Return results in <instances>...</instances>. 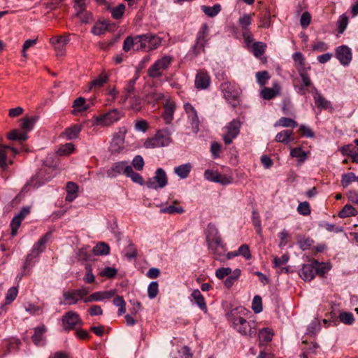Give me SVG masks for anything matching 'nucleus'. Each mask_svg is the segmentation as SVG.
Segmentation results:
<instances>
[{
  "label": "nucleus",
  "mask_w": 358,
  "mask_h": 358,
  "mask_svg": "<svg viewBox=\"0 0 358 358\" xmlns=\"http://www.w3.org/2000/svg\"><path fill=\"white\" fill-rule=\"evenodd\" d=\"M310 69V66H308L306 69H299L298 72L301 78V80L303 83L302 85H304L306 87H311L313 88V87H314V86L313 85V83L310 80V76L308 73V70Z\"/></svg>",
  "instance_id": "c03bdc74"
},
{
  "label": "nucleus",
  "mask_w": 358,
  "mask_h": 358,
  "mask_svg": "<svg viewBox=\"0 0 358 358\" xmlns=\"http://www.w3.org/2000/svg\"><path fill=\"white\" fill-rule=\"evenodd\" d=\"M51 238L52 231H48L34 244L30 253L27 255L26 259L24 262L22 266L24 271H26L33 266V264L36 262L39 255L45 251L46 244Z\"/></svg>",
  "instance_id": "7ed1b4c3"
},
{
  "label": "nucleus",
  "mask_w": 358,
  "mask_h": 358,
  "mask_svg": "<svg viewBox=\"0 0 358 358\" xmlns=\"http://www.w3.org/2000/svg\"><path fill=\"white\" fill-rule=\"evenodd\" d=\"M273 335L272 331L268 328L262 329L259 332V339L266 343L272 340Z\"/></svg>",
  "instance_id": "bf43d9fd"
},
{
  "label": "nucleus",
  "mask_w": 358,
  "mask_h": 358,
  "mask_svg": "<svg viewBox=\"0 0 358 358\" xmlns=\"http://www.w3.org/2000/svg\"><path fill=\"white\" fill-rule=\"evenodd\" d=\"M257 82L260 86H264L266 84L268 80L270 79V76L268 71H258L255 75Z\"/></svg>",
  "instance_id": "864d4df0"
},
{
  "label": "nucleus",
  "mask_w": 358,
  "mask_h": 358,
  "mask_svg": "<svg viewBox=\"0 0 358 358\" xmlns=\"http://www.w3.org/2000/svg\"><path fill=\"white\" fill-rule=\"evenodd\" d=\"M227 132L223 136V141L226 145L232 143L233 139L236 138L240 131V122L238 120H233L225 127Z\"/></svg>",
  "instance_id": "ddd939ff"
},
{
  "label": "nucleus",
  "mask_w": 358,
  "mask_h": 358,
  "mask_svg": "<svg viewBox=\"0 0 358 358\" xmlns=\"http://www.w3.org/2000/svg\"><path fill=\"white\" fill-rule=\"evenodd\" d=\"M135 80H130L128 81L124 91V95L121 98V101L124 103H125L129 97L134 95V85H135Z\"/></svg>",
  "instance_id": "e433bc0d"
},
{
  "label": "nucleus",
  "mask_w": 358,
  "mask_h": 358,
  "mask_svg": "<svg viewBox=\"0 0 358 358\" xmlns=\"http://www.w3.org/2000/svg\"><path fill=\"white\" fill-rule=\"evenodd\" d=\"M209 33V27L208 25L206 23L203 24L197 34H196V43L194 45L193 48L196 54H199L200 50H204L205 44L208 41V35Z\"/></svg>",
  "instance_id": "f8f14e48"
},
{
  "label": "nucleus",
  "mask_w": 358,
  "mask_h": 358,
  "mask_svg": "<svg viewBox=\"0 0 358 358\" xmlns=\"http://www.w3.org/2000/svg\"><path fill=\"white\" fill-rule=\"evenodd\" d=\"M191 296L194 299L195 303L199 306V308L204 313H207L208 308L205 301V299L201 294V292L197 289H194L191 294Z\"/></svg>",
  "instance_id": "b1692460"
},
{
  "label": "nucleus",
  "mask_w": 358,
  "mask_h": 358,
  "mask_svg": "<svg viewBox=\"0 0 358 358\" xmlns=\"http://www.w3.org/2000/svg\"><path fill=\"white\" fill-rule=\"evenodd\" d=\"M241 275V270L239 268L235 269L232 274L229 275L224 281V286L227 288H230L233 286L234 282L238 279Z\"/></svg>",
  "instance_id": "de8ad7c7"
},
{
  "label": "nucleus",
  "mask_w": 358,
  "mask_h": 358,
  "mask_svg": "<svg viewBox=\"0 0 358 358\" xmlns=\"http://www.w3.org/2000/svg\"><path fill=\"white\" fill-rule=\"evenodd\" d=\"M113 302L115 306L119 307V315H121L126 312V303L122 296H117L114 298Z\"/></svg>",
  "instance_id": "6e6d98bb"
},
{
  "label": "nucleus",
  "mask_w": 358,
  "mask_h": 358,
  "mask_svg": "<svg viewBox=\"0 0 358 358\" xmlns=\"http://www.w3.org/2000/svg\"><path fill=\"white\" fill-rule=\"evenodd\" d=\"M17 293L18 290L15 287H12L10 289H8L6 295V303H11L16 299Z\"/></svg>",
  "instance_id": "69168bd1"
},
{
  "label": "nucleus",
  "mask_w": 358,
  "mask_h": 358,
  "mask_svg": "<svg viewBox=\"0 0 358 358\" xmlns=\"http://www.w3.org/2000/svg\"><path fill=\"white\" fill-rule=\"evenodd\" d=\"M210 83V76L206 72H199L195 78V87L197 89L205 90L208 87Z\"/></svg>",
  "instance_id": "4be33fe9"
},
{
  "label": "nucleus",
  "mask_w": 358,
  "mask_h": 358,
  "mask_svg": "<svg viewBox=\"0 0 358 358\" xmlns=\"http://www.w3.org/2000/svg\"><path fill=\"white\" fill-rule=\"evenodd\" d=\"M127 171L129 172L127 176L129 177L134 182L141 185L144 184V180L142 176L139 173L134 172L132 167L127 168Z\"/></svg>",
  "instance_id": "4d7b16f0"
},
{
  "label": "nucleus",
  "mask_w": 358,
  "mask_h": 358,
  "mask_svg": "<svg viewBox=\"0 0 358 358\" xmlns=\"http://www.w3.org/2000/svg\"><path fill=\"white\" fill-rule=\"evenodd\" d=\"M281 87L278 82L273 83L272 87H264L261 96L265 100H271L280 94Z\"/></svg>",
  "instance_id": "412c9836"
},
{
  "label": "nucleus",
  "mask_w": 358,
  "mask_h": 358,
  "mask_svg": "<svg viewBox=\"0 0 358 358\" xmlns=\"http://www.w3.org/2000/svg\"><path fill=\"white\" fill-rule=\"evenodd\" d=\"M192 353L190 349L187 346H182L173 353V358H192Z\"/></svg>",
  "instance_id": "3c124183"
},
{
  "label": "nucleus",
  "mask_w": 358,
  "mask_h": 358,
  "mask_svg": "<svg viewBox=\"0 0 358 358\" xmlns=\"http://www.w3.org/2000/svg\"><path fill=\"white\" fill-rule=\"evenodd\" d=\"M203 12L210 17L216 16L221 10V6L220 4H215L213 6H202Z\"/></svg>",
  "instance_id": "a18cd8bd"
},
{
  "label": "nucleus",
  "mask_w": 358,
  "mask_h": 358,
  "mask_svg": "<svg viewBox=\"0 0 358 358\" xmlns=\"http://www.w3.org/2000/svg\"><path fill=\"white\" fill-rule=\"evenodd\" d=\"M176 203H178V202L175 201L173 204L162 208L160 210L161 213L167 214H181L184 213L185 210L183 208L180 206H176Z\"/></svg>",
  "instance_id": "79ce46f5"
},
{
  "label": "nucleus",
  "mask_w": 358,
  "mask_h": 358,
  "mask_svg": "<svg viewBox=\"0 0 358 358\" xmlns=\"http://www.w3.org/2000/svg\"><path fill=\"white\" fill-rule=\"evenodd\" d=\"M338 30L339 34H343L348 24V17L342 14L338 20Z\"/></svg>",
  "instance_id": "052dcab7"
},
{
  "label": "nucleus",
  "mask_w": 358,
  "mask_h": 358,
  "mask_svg": "<svg viewBox=\"0 0 358 358\" xmlns=\"http://www.w3.org/2000/svg\"><path fill=\"white\" fill-rule=\"evenodd\" d=\"M92 251L94 255H107L110 253V247L104 242H99L93 248Z\"/></svg>",
  "instance_id": "f704fd0d"
},
{
  "label": "nucleus",
  "mask_w": 358,
  "mask_h": 358,
  "mask_svg": "<svg viewBox=\"0 0 358 358\" xmlns=\"http://www.w3.org/2000/svg\"><path fill=\"white\" fill-rule=\"evenodd\" d=\"M167 184L168 178L166 173L162 168H158L155 173V176L146 182L147 187L153 189L164 188Z\"/></svg>",
  "instance_id": "1a4fd4ad"
},
{
  "label": "nucleus",
  "mask_w": 358,
  "mask_h": 358,
  "mask_svg": "<svg viewBox=\"0 0 358 358\" xmlns=\"http://www.w3.org/2000/svg\"><path fill=\"white\" fill-rule=\"evenodd\" d=\"M315 104L320 110L331 108V103L327 100L315 87H313L312 91Z\"/></svg>",
  "instance_id": "a211bd4d"
},
{
  "label": "nucleus",
  "mask_w": 358,
  "mask_h": 358,
  "mask_svg": "<svg viewBox=\"0 0 358 358\" xmlns=\"http://www.w3.org/2000/svg\"><path fill=\"white\" fill-rule=\"evenodd\" d=\"M74 150V145L71 143H68L64 145H62L59 150L58 153L60 155H68L73 152Z\"/></svg>",
  "instance_id": "338daca9"
},
{
  "label": "nucleus",
  "mask_w": 358,
  "mask_h": 358,
  "mask_svg": "<svg viewBox=\"0 0 358 358\" xmlns=\"http://www.w3.org/2000/svg\"><path fill=\"white\" fill-rule=\"evenodd\" d=\"M184 109L187 115L188 121L192 126L194 132L197 133L199 127V119L197 111L189 103L184 104Z\"/></svg>",
  "instance_id": "4468645a"
},
{
  "label": "nucleus",
  "mask_w": 358,
  "mask_h": 358,
  "mask_svg": "<svg viewBox=\"0 0 358 358\" xmlns=\"http://www.w3.org/2000/svg\"><path fill=\"white\" fill-rule=\"evenodd\" d=\"M206 241L208 249L215 256V259H218L226 252L225 246L222 241L219 231L213 224L208 226Z\"/></svg>",
  "instance_id": "f03ea898"
},
{
  "label": "nucleus",
  "mask_w": 358,
  "mask_h": 358,
  "mask_svg": "<svg viewBox=\"0 0 358 358\" xmlns=\"http://www.w3.org/2000/svg\"><path fill=\"white\" fill-rule=\"evenodd\" d=\"M62 326L65 331H69L79 324H83L79 315L74 311H69L62 317Z\"/></svg>",
  "instance_id": "9b49d317"
},
{
  "label": "nucleus",
  "mask_w": 358,
  "mask_h": 358,
  "mask_svg": "<svg viewBox=\"0 0 358 358\" xmlns=\"http://www.w3.org/2000/svg\"><path fill=\"white\" fill-rule=\"evenodd\" d=\"M121 118V113L117 109H113L92 120V126L108 127Z\"/></svg>",
  "instance_id": "0eeeda50"
},
{
  "label": "nucleus",
  "mask_w": 358,
  "mask_h": 358,
  "mask_svg": "<svg viewBox=\"0 0 358 358\" xmlns=\"http://www.w3.org/2000/svg\"><path fill=\"white\" fill-rule=\"evenodd\" d=\"M266 44L263 42H255L252 45V50L253 55L256 57L262 56L266 50Z\"/></svg>",
  "instance_id": "37998d69"
},
{
  "label": "nucleus",
  "mask_w": 358,
  "mask_h": 358,
  "mask_svg": "<svg viewBox=\"0 0 358 358\" xmlns=\"http://www.w3.org/2000/svg\"><path fill=\"white\" fill-rule=\"evenodd\" d=\"M131 167V166L128 164L127 161L116 162L107 171V176L110 178H116L117 176L122 173L127 176L129 172L127 168Z\"/></svg>",
  "instance_id": "f3484780"
},
{
  "label": "nucleus",
  "mask_w": 358,
  "mask_h": 358,
  "mask_svg": "<svg viewBox=\"0 0 358 358\" xmlns=\"http://www.w3.org/2000/svg\"><path fill=\"white\" fill-rule=\"evenodd\" d=\"M299 274L304 280L310 281L313 280L317 274V269L315 268L314 262L313 261L312 263L309 264H304L299 270Z\"/></svg>",
  "instance_id": "aec40b11"
},
{
  "label": "nucleus",
  "mask_w": 358,
  "mask_h": 358,
  "mask_svg": "<svg viewBox=\"0 0 358 358\" xmlns=\"http://www.w3.org/2000/svg\"><path fill=\"white\" fill-rule=\"evenodd\" d=\"M173 58L171 55H164L156 60L154 64L148 69V76L151 78H160L164 71H166L171 64Z\"/></svg>",
  "instance_id": "39448f33"
},
{
  "label": "nucleus",
  "mask_w": 358,
  "mask_h": 358,
  "mask_svg": "<svg viewBox=\"0 0 358 358\" xmlns=\"http://www.w3.org/2000/svg\"><path fill=\"white\" fill-rule=\"evenodd\" d=\"M356 180L357 176L353 172H348L342 175L341 183L343 188H346Z\"/></svg>",
  "instance_id": "a19ab883"
},
{
  "label": "nucleus",
  "mask_w": 358,
  "mask_h": 358,
  "mask_svg": "<svg viewBox=\"0 0 358 358\" xmlns=\"http://www.w3.org/2000/svg\"><path fill=\"white\" fill-rule=\"evenodd\" d=\"M72 107L73 108L71 111L73 115H77L78 113L85 111L90 108V106L86 104L85 99L81 96L74 100Z\"/></svg>",
  "instance_id": "bb28decb"
},
{
  "label": "nucleus",
  "mask_w": 358,
  "mask_h": 358,
  "mask_svg": "<svg viewBox=\"0 0 358 358\" xmlns=\"http://www.w3.org/2000/svg\"><path fill=\"white\" fill-rule=\"evenodd\" d=\"M68 41V38L62 36H54L50 40V43L55 47L57 55L59 56L64 55L65 46Z\"/></svg>",
  "instance_id": "6ab92c4d"
},
{
  "label": "nucleus",
  "mask_w": 358,
  "mask_h": 358,
  "mask_svg": "<svg viewBox=\"0 0 358 358\" xmlns=\"http://www.w3.org/2000/svg\"><path fill=\"white\" fill-rule=\"evenodd\" d=\"M338 318L340 321L347 325H351L355 321L354 315L350 312H341Z\"/></svg>",
  "instance_id": "09e8293b"
},
{
  "label": "nucleus",
  "mask_w": 358,
  "mask_h": 358,
  "mask_svg": "<svg viewBox=\"0 0 358 358\" xmlns=\"http://www.w3.org/2000/svg\"><path fill=\"white\" fill-rule=\"evenodd\" d=\"M274 126L294 129L298 126V123L293 119L282 117L275 123Z\"/></svg>",
  "instance_id": "c9c22d12"
},
{
  "label": "nucleus",
  "mask_w": 358,
  "mask_h": 358,
  "mask_svg": "<svg viewBox=\"0 0 358 358\" xmlns=\"http://www.w3.org/2000/svg\"><path fill=\"white\" fill-rule=\"evenodd\" d=\"M109 25L108 21H99L93 26L92 33L96 36L104 34L108 30Z\"/></svg>",
  "instance_id": "c85d7f7f"
},
{
  "label": "nucleus",
  "mask_w": 358,
  "mask_h": 358,
  "mask_svg": "<svg viewBox=\"0 0 358 358\" xmlns=\"http://www.w3.org/2000/svg\"><path fill=\"white\" fill-rule=\"evenodd\" d=\"M313 262L317 269V274L324 275L331 269V266L328 264L320 263L317 260H313Z\"/></svg>",
  "instance_id": "0e129e2a"
},
{
  "label": "nucleus",
  "mask_w": 358,
  "mask_h": 358,
  "mask_svg": "<svg viewBox=\"0 0 358 358\" xmlns=\"http://www.w3.org/2000/svg\"><path fill=\"white\" fill-rule=\"evenodd\" d=\"M117 270L116 268L107 266L99 273V275L102 277L112 278H114L117 275Z\"/></svg>",
  "instance_id": "774afa93"
},
{
  "label": "nucleus",
  "mask_w": 358,
  "mask_h": 358,
  "mask_svg": "<svg viewBox=\"0 0 358 358\" xmlns=\"http://www.w3.org/2000/svg\"><path fill=\"white\" fill-rule=\"evenodd\" d=\"M90 291L85 287H81L79 289H70L63 292L62 296L64 301L60 304L74 305L80 300H82L89 294Z\"/></svg>",
  "instance_id": "6e6552de"
},
{
  "label": "nucleus",
  "mask_w": 358,
  "mask_h": 358,
  "mask_svg": "<svg viewBox=\"0 0 358 358\" xmlns=\"http://www.w3.org/2000/svg\"><path fill=\"white\" fill-rule=\"evenodd\" d=\"M250 314V312L246 308L239 306L227 313L226 317L232 327L240 334L253 338L257 335V323L254 320H247Z\"/></svg>",
  "instance_id": "f257e3e1"
},
{
  "label": "nucleus",
  "mask_w": 358,
  "mask_h": 358,
  "mask_svg": "<svg viewBox=\"0 0 358 358\" xmlns=\"http://www.w3.org/2000/svg\"><path fill=\"white\" fill-rule=\"evenodd\" d=\"M136 40L139 43L138 50L143 51L154 50L162 43V38L151 33L137 35Z\"/></svg>",
  "instance_id": "423d86ee"
},
{
  "label": "nucleus",
  "mask_w": 358,
  "mask_h": 358,
  "mask_svg": "<svg viewBox=\"0 0 358 358\" xmlns=\"http://www.w3.org/2000/svg\"><path fill=\"white\" fill-rule=\"evenodd\" d=\"M138 45H139V43L136 40V36L134 37L127 36L123 43V50L125 52H129L134 48V50L138 51Z\"/></svg>",
  "instance_id": "72a5a7b5"
},
{
  "label": "nucleus",
  "mask_w": 358,
  "mask_h": 358,
  "mask_svg": "<svg viewBox=\"0 0 358 358\" xmlns=\"http://www.w3.org/2000/svg\"><path fill=\"white\" fill-rule=\"evenodd\" d=\"M357 214V210L350 204H346L343 209L338 213V216L341 218H345L348 217L355 216Z\"/></svg>",
  "instance_id": "ea45409f"
},
{
  "label": "nucleus",
  "mask_w": 358,
  "mask_h": 358,
  "mask_svg": "<svg viewBox=\"0 0 358 358\" xmlns=\"http://www.w3.org/2000/svg\"><path fill=\"white\" fill-rule=\"evenodd\" d=\"M192 169V164L190 163H186V164L176 166L173 169V172L180 179H185L189 176Z\"/></svg>",
  "instance_id": "393cba45"
},
{
  "label": "nucleus",
  "mask_w": 358,
  "mask_h": 358,
  "mask_svg": "<svg viewBox=\"0 0 358 358\" xmlns=\"http://www.w3.org/2000/svg\"><path fill=\"white\" fill-rule=\"evenodd\" d=\"M233 178L231 176L226 175V174H221L217 171L216 173V178L214 180V182L220 183L223 185H227L229 184H231L232 182Z\"/></svg>",
  "instance_id": "5fc2aeb1"
},
{
  "label": "nucleus",
  "mask_w": 358,
  "mask_h": 358,
  "mask_svg": "<svg viewBox=\"0 0 358 358\" xmlns=\"http://www.w3.org/2000/svg\"><path fill=\"white\" fill-rule=\"evenodd\" d=\"M293 131L290 130H282V131L278 133L275 137V140L276 142L282 143L285 145L289 144L292 141H294L292 137Z\"/></svg>",
  "instance_id": "a878e982"
},
{
  "label": "nucleus",
  "mask_w": 358,
  "mask_h": 358,
  "mask_svg": "<svg viewBox=\"0 0 358 358\" xmlns=\"http://www.w3.org/2000/svg\"><path fill=\"white\" fill-rule=\"evenodd\" d=\"M116 294L115 289H110L108 291H99L94 292L96 301H101L105 299H108L113 297Z\"/></svg>",
  "instance_id": "58836bf2"
},
{
  "label": "nucleus",
  "mask_w": 358,
  "mask_h": 358,
  "mask_svg": "<svg viewBox=\"0 0 358 358\" xmlns=\"http://www.w3.org/2000/svg\"><path fill=\"white\" fill-rule=\"evenodd\" d=\"M224 98L234 106L238 103V92L230 83H224L221 85Z\"/></svg>",
  "instance_id": "dca6fc26"
},
{
  "label": "nucleus",
  "mask_w": 358,
  "mask_h": 358,
  "mask_svg": "<svg viewBox=\"0 0 358 358\" xmlns=\"http://www.w3.org/2000/svg\"><path fill=\"white\" fill-rule=\"evenodd\" d=\"M46 332V328L45 325L34 328V334L31 336V339L34 343L37 346H43L45 345V336L44 334Z\"/></svg>",
  "instance_id": "5701e85b"
},
{
  "label": "nucleus",
  "mask_w": 358,
  "mask_h": 358,
  "mask_svg": "<svg viewBox=\"0 0 358 358\" xmlns=\"http://www.w3.org/2000/svg\"><path fill=\"white\" fill-rule=\"evenodd\" d=\"M108 9L110 10L112 17L115 20H118L123 16L125 10V6L123 3H120L113 8L108 7Z\"/></svg>",
  "instance_id": "8fccbe9b"
},
{
  "label": "nucleus",
  "mask_w": 358,
  "mask_h": 358,
  "mask_svg": "<svg viewBox=\"0 0 358 358\" xmlns=\"http://www.w3.org/2000/svg\"><path fill=\"white\" fill-rule=\"evenodd\" d=\"M292 58L294 62L296 64V66L298 71L300 69H306L305 66V59L301 52H294L292 55Z\"/></svg>",
  "instance_id": "13d9d810"
},
{
  "label": "nucleus",
  "mask_w": 358,
  "mask_h": 358,
  "mask_svg": "<svg viewBox=\"0 0 358 358\" xmlns=\"http://www.w3.org/2000/svg\"><path fill=\"white\" fill-rule=\"evenodd\" d=\"M252 221L257 233L261 235L262 232L261 220L258 212L255 210L252 213Z\"/></svg>",
  "instance_id": "603ef678"
},
{
  "label": "nucleus",
  "mask_w": 358,
  "mask_h": 358,
  "mask_svg": "<svg viewBox=\"0 0 358 358\" xmlns=\"http://www.w3.org/2000/svg\"><path fill=\"white\" fill-rule=\"evenodd\" d=\"M336 57L342 65L348 66L352 59V50L345 45L338 46L336 49Z\"/></svg>",
  "instance_id": "2eb2a0df"
},
{
  "label": "nucleus",
  "mask_w": 358,
  "mask_h": 358,
  "mask_svg": "<svg viewBox=\"0 0 358 358\" xmlns=\"http://www.w3.org/2000/svg\"><path fill=\"white\" fill-rule=\"evenodd\" d=\"M10 149L13 152H17L15 148H11L9 146L0 145V166L3 171H6L8 167L7 162V150Z\"/></svg>",
  "instance_id": "7c9ffc66"
},
{
  "label": "nucleus",
  "mask_w": 358,
  "mask_h": 358,
  "mask_svg": "<svg viewBox=\"0 0 358 358\" xmlns=\"http://www.w3.org/2000/svg\"><path fill=\"white\" fill-rule=\"evenodd\" d=\"M82 129V124H73L65 129L64 135L67 140L77 138Z\"/></svg>",
  "instance_id": "cd10ccee"
},
{
  "label": "nucleus",
  "mask_w": 358,
  "mask_h": 358,
  "mask_svg": "<svg viewBox=\"0 0 358 358\" xmlns=\"http://www.w3.org/2000/svg\"><path fill=\"white\" fill-rule=\"evenodd\" d=\"M124 144V137L121 136H117L113 139V141L110 144V150L112 152H118L120 151L121 148L123 147Z\"/></svg>",
  "instance_id": "49530a36"
},
{
  "label": "nucleus",
  "mask_w": 358,
  "mask_h": 358,
  "mask_svg": "<svg viewBox=\"0 0 358 358\" xmlns=\"http://www.w3.org/2000/svg\"><path fill=\"white\" fill-rule=\"evenodd\" d=\"M175 105L173 103H167L164 106L163 119L166 124H170L173 118Z\"/></svg>",
  "instance_id": "2f4dec72"
},
{
  "label": "nucleus",
  "mask_w": 358,
  "mask_h": 358,
  "mask_svg": "<svg viewBox=\"0 0 358 358\" xmlns=\"http://www.w3.org/2000/svg\"><path fill=\"white\" fill-rule=\"evenodd\" d=\"M308 152L303 151L301 147L292 148L290 151V156L296 158L298 164L303 163L307 159Z\"/></svg>",
  "instance_id": "473e14b6"
},
{
  "label": "nucleus",
  "mask_w": 358,
  "mask_h": 358,
  "mask_svg": "<svg viewBox=\"0 0 358 358\" xmlns=\"http://www.w3.org/2000/svg\"><path fill=\"white\" fill-rule=\"evenodd\" d=\"M108 80V76L106 73L102 72L95 78L90 84V90H95L101 87Z\"/></svg>",
  "instance_id": "c756f323"
},
{
  "label": "nucleus",
  "mask_w": 358,
  "mask_h": 358,
  "mask_svg": "<svg viewBox=\"0 0 358 358\" xmlns=\"http://www.w3.org/2000/svg\"><path fill=\"white\" fill-rule=\"evenodd\" d=\"M171 142V133L168 129H162L156 132L152 138H148L143 143L145 148L165 147Z\"/></svg>",
  "instance_id": "20e7f679"
},
{
  "label": "nucleus",
  "mask_w": 358,
  "mask_h": 358,
  "mask_svg": "<svg viewBox=\"0 0 358 358\" xmlns=\"http://www.w3.org/2000/svg\"><path fill=\"white\" fill-rule=\"evenodd\" d=\"M53 169L50 167H44L41 169L36 174L35 178H33L30 183L27 185L32 186L34 188H36L41 186L42 184L49 181L53 177Z\"/></svg>",
  "instance_id": "9d476101"
},
{
  "label": "nucleus",
  "mask_w": 358,
  "mask_h": 358,
  "mask_svg": "<svg viewBox=\"0 0 358 358\" xmlns=\"http://www.w3.org/2000/svg\"><path fill=\"white\" fill-rule=\"evenodd\" d=\"M7 137L11 141H18L20 142H23L27 139V134L26 131L13 130L8 134Z\"/></svg>",
  "instance_id": "4c0bfd02"
},
{
  "label": "nucleus",
  "mask_w": 358,
  "mask_h": 358,
  "mask_svg": "<svg viewBox=\"0 0 358 358\" xmlns=\"http://www.w3.org/2000/svg\"><path fill=\"white\" fill-rule=\"evenodd\" d=\"M159 285L158 282L153 281L150 283L148 287V295L150 299L155 298L158 294Z\"/></svg>",
  "instance_id": "680f3d73"
},
{
  "label": "nucleus",
  "mask_w": 358,
  "mask_h": 358,
  "mask_svg": "<svg viewBox=\"0 0 358 358\" xmlns=\"http://www.w3.org/2000/svg\"><path fill=\"white\" fill-rule=\"evenodd\" d=\"M251 16L249 14H244L239 18L238 22L243 29V31L248 30V28L251 24Z\"/></svg>",
  "instance_id": "e2e57ef3"
}]
</instances>
